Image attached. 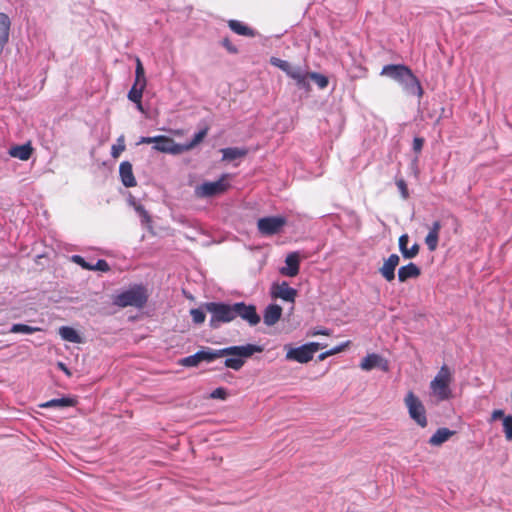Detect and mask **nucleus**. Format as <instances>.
<instances>
[{"mask_svg": "<svg viewBox=\"0 0 512 512\" xmlns=\"http://www.w3.org/2000/svg\"><path fill=\"white\" fill-rule=\"evenodd\" d=\"M503 430L508 441L512 440V415H507L503 421Z\"/></svg>", "mask_w": 512, "mask_h": 512, "instance_id": "obj_36", "label": "nucleus"}, {"mask_svg": "<svg viewBox=\"0 0 512 512\" xmlns=\"http://www.w3.org/2000/svg\"><path fill=\"white\" fill-rule=\"evenodd\" d=\"M205 311L206 310L203 308V306L201 308L191 309L190 314L195 324H202L205 321Z\"/></svg>", "mask_w": 512, "mask_h": 512, "instance_id": "obj_34", "label": "nucleus"}, {"mask_svg": "<svg viewBox=\"0 0 512 512\" xmlns=\"http://www.w3.org/2000/svg\"><path fill=\"white\" fill-rule=\"evenodd\" d=\"M309 73L301 66H294L287 76L292 78L299 89L310 91Z\"/></svg>", "mask_w": 512, "mask_h": 512, "instance_id": "obj_14", "label": "nucleus"}, {"mask_svg": "<svg viewBox=\"0 0 512 512\" xmlns=\"http://www.w3.org/2000/svg\"><path fill=\"white\" fill-rule=\"evenodd\" d=\"M228 26L234 33L241 36L254 37L256 34L252 28L238 20H229Z\"/></svg>", "mask_w": 512, "mask_h": 512, "instance_id": "obj_24", "label": "nucleus"}, {"mask_svg": "<svg viewBox=\"0 0 512 512\" xmlns=\"http://www.w3.org/2000/svg\"><path fill=\"white\" fill-rule=\"evenodd\" d=\"M451 381V372L446 365H443L430 383V389L438 401H445L452 397Z\"/></svg>", "mask_w": 512, "mask_h": 512, "instance_id": "obj_5", "label": "nucleus"}, {"mask_svg": "<svg viewBox=\"0 0 512 512\" xmlns=\"http://www.w3.org/2000/svg\"><path fill=\"white\" fill-rule=\"evenodd\" d=\"M420 274V268L416 264L410 262L399 268L398 280L399 282H406L408 279L417 278Z\"/></svg>", "mask_w": 512, "mask_h": 512, "instance_id": "obj_21", "label": "nucleus"}, {"mask_svg": "<svg viewBox=\"0 0 512 512\" xmlns=\"http://www.w3.org/2000/svg\"><path fill=\"white\" fill-rule=\"evenodd\" d=\"M153 140H156L155 145L153 146V149H155L156 151L170 153L173 155L182 153L181 144L176 143L170 137L158 135L154 136Z\"/></svg>", "mask_w": 512, "mask_h": 512, "instance_id": "obj_10", "label": "nucleus"}, {"mask_svg": "<svg viewBox=\"0 0 512 512\" xmlns=\"http://www.w3.org/2000/svg\"><path fill=\"white\" fill-rule=\"evenodd\" d=\"M380 368L383 371L388 370V362L382 356L372 353L364 357L360 363V368L365 371H370L374 368Z\"/></svg>", "mask_w": 512, "mask_h": 512, "instance_id": "obj_12", "label": "nucleus"}, {"mask_svg": "<svg viewBox=\"0 0 512 512\" xmlns=\"http://www.w3.org/2000/svg\"><path fill=\"white\" fill-rule=\"evenodd\" d=\"M156 140H153V137H142L141 140L139 141V143H146V144H150V143H154L155 144Z\"/></svg>", "mask_w": 512, "mask_h": 512, "instance_id": "obj_50", "label": "nucleus"}, {"mask_svg": "<svg viewBox=\"0 0 512 512\" xmlns=\"http://www.w3.org/2000/svg\"><path fill=\"white\" fill-rule=\"evenodd\" d=\"M342 348H343V346H338V347H335V348H333V349L329 350L328 352H331V355H334V354H336V353L341 352V351H342Z\"/></svg>", "mask_w": 512, "mask_h": 512, "instance_id": "obj_52", "label": "nucleus"}, {"mask_svg": "<svg viewBox=\"0 0 512 512\" xmlns=\"http://www.w3.org/2000/svg\"><path fill=\"white\" fill-rule=\"evenodd\" d=\"M223 161H233L242 158L247 154V150L238 147H228L221 150Z\"/></svg>", "mask_w": 512, "mask_h": 512, "instance_id": "obj_27", "label": "nucleus"}, {"mask_svg": "<svg viewBox=\"0 0 512 512\" xmlns=\"http://www.w3.org/2000/svg\"><path fill=\"white\" fill-rule=\"evenodd\" d=\"M39 327H32L27 324L16 323L13 324L10 328L11 333H21V334H33L37 331H40Z\"/></svg>", "mask_w": 512, "mask_h": 512, "instance_id": "obj_30", "label": "nucleus"}, {"mask_svg": "<svg viewBox=\"0 0 512 512\" xmlns=\"http://www.w3.org/2000/svg\"><path fill=\"white\" fill-rule=\"evenodd\" d=\"M148 301V292L146 287L143 285L135 284L129 287L127 290L120 292L119 294L113 296L112 303L113 305L125 308V307H135L138 309L143 308Z\"/></svg>", "mask_w": 512, "mask_h": 512, "instance_id": "obj_3", "label": "nucleus"}, {"mask_svg": "<svg viewBox=\"0 0 512 512\" xmlns=\"http://www.w3.org/2000/svg\"><path fill=\"white\" fill-rule=\"evenodd\" d=\"M262 351V346L250 343L239 346H228L221 349L202 347L193 355L179 359L178 364L183 367H197L202 362L212 363L216 359L225 357L223 362L224 366L239 371L244 366L246 359Z\"/></svg>", "mask_w": 512, "mask_h": 512, "instance_id": "obj_1", "label": "nucleus"}, {"mask_svg": "<svg viewBox=\"0 0 512 512\" xmlns=\"http://www.w3.org/2000/svg\"><path fill=\"white\" fill-rule=\"evenodd\" d=\"M286 222L287 220L283 216L263 217L258 220L257 227L262 235L272 236L280 233Z\"/></svg>", "mask_w": 512, "mask_h": 512, "instance_id": "obj_7", "label": "nucleus"}, {"mask_svg": "<svg viewBox=\"0 0 512 512\" xmlns=\"http://www.w3.org/2000/svg\"><path fill=\"white\" fill-rule=\"evenodd\" d=\"M228 397V391L226 388L218 387L210 393L211 399L226 400Z\"/></svg>", "mask_w": 512, "mask_h": 512, "instance_id": "obj_38", "label": "nucleus"}, {"mask_svg": "<svg viewBox=\"0 0 512 512\" xmlns=\"http://www.w3.org/2000/svg\"><path fill=\"white\" fill-rule=\"evenodd\" d=\"M330 355H331V352H328V351L323 352V353H321V354L318 356V360H319V361H323L324 359H326V358H327L328 356H330Z\"/></svg>", "mask_w": 512, "mask_h": 512, "instance_id": "obj_51", "label": "nucleus"}, {"mask_svg": "<svg viewBox=\"0 0 512 512\" xmlns=\"http://www.w3.org/2000/svg\"><path fill=\"white\" fill-rule=\"evenodd\" d=\"M440 229H441L440 221H434L428 233L439 235Z\"/></svg>", "mask_w": 512, "mask_h": 512, "instance_id": "obj_47", "label": "nucleus"}, {"mask_svg": "<svg viewBox=\"0 0 512 512\" xmlns=\"http://www.w3.org/2000/svg\"><path fill=\"white\" fill-rule=\"evenodd\" d=\"M423 145H424V139L422 137H415L413 139L412 148L415 153H420L423 148Z\"/></svg>", "mask_w": 512, "mask_h": 512, "instance_id": "obj_43", "label": "nucleus"}, {"mask_svg": "<svg viewBox=\"0 0 512 512\" xmlns=\"http://www.w3.org/2000/svg\"><path fill=\"white\" fill-rule=\"evenodd\" d=\"M309 79L313 80L320 89H325L329 84L328 77L317 72H310Z\"/></svg>", "mask_w": 512, "mask_h": 512, "instance_id": "obj_31", "label": "nucleus"}, {"mask_svg": "<svg viewBox=\"0 0 512 512\" xmlns=\"http://www.w3.org/2000/svg\"><path fill=\"white\" fill-rule=\"evenodd\" d=\"M11 20L6 13L0 12V55L9 41Z\"/></svg>", "mask_w": 512, "mask_h": 512, "instance_id": "obj_18", "label": "nucleus"}, {"mask_svg": "<svg viewBox=\"0 0 512 512\" xmlns=\"http://www.w3.org/2000/svg\"><path fill=\"white\" fill-rule=\"evenodd\" d=\"M271 294L275 298H280L288 302H294L297 295V290L290 287L287 282L283 281L281 284H273Z\"/></svg>", "mask_w": 512, "mask_h": 512, "instance_id": "obj_11", "label": "nucleus"}, {"mask_svg": "<svg viewBox=\"0 0 512 512\" xmlns=\"http://www.w3.org/2000/svg\"><path fill=\"white\" fill-rule=\"evenodd\" d=\"M396 185L401 193L402 198L407 199L409 197V192L406 182L403 179H398L396 181Z\"/></svg>", "mask_w": 512, "mask_h": 512, "instance_id": "obj_41", "label": "nucleus"}, {"mask_svg": "<svg viewBox=\"0 0 512 512\" xmlns=\"http://www.w3.org/2000/svg\"><path fill=\"white\" fill-rule=\"evenodd\" d=\"M408 413L420 427L425 428L428 424L426 410L420 399L412 392H408L404 399Z\"/></svg>", "mask_w": 512, "mask_h": 512, "instance_id": "obj_6", "label": "nucleus"}, {"mask_svg": "<svg viewBox=\"0 0 512 512\" xmlns=\"http://www.w3.org/2000/svg\"><path fill=\"white\" fill-rule=\"evenodd\" d=\"M282 316V308L277 304H269L263 314L264 323L267 326L275 325Z\"/></svg>", "mask_w": 512, "mask_h": 512, "instance_id": "obj_19", "label": "nucleus"}, {"mask_svg": "<svg viewBox=\"0 0 512 512\" xmlns=\"http://www.w3.org/2000/svg\"><path fill=\"white\" fill-rule=\"evenodd\" d=\"M409 242V236L407 234H403L399 237V250L402 254V256L405 259H412L414 258L418 252H419V244L415 243L410 247V249H407V245Z\"/></svg>", "mask_w": 512, "mask_h": 512, "instance_id": "obj_20", "label": "nucleus"}, {"mask_svg": "<svg viewBox=\"0 0 512 512\" xmlns=\"http://www.w3.org/2000/svg\"><path fill=\"white\" fill-rule=\"evenodd\" d=\"M286 267L280 269L284 276L295 277L299 273L300 256L298 252H291L285 259Z\"/></svg>", "mask_w": 512, "mask_h": 512, "instance_id": "obj_15", "label": "nucleus"}, {"mask_svg": "<svg viewBox=\"0 0 512 512\" xmlns=\"http://www.w3.org/2000/svg\"><path fill=\"white\" fill-rule=\"evenodd\" d=\"M312 358L313 356L306 344L296 348H290L286 353V359L293 360L298 363H307L312 360Z\"/></svg>", "mask_w": 512, "mask_h": 512, "instance_id": "obj_16", "label": "nucleus"}, {"mask_svg": "<svg viewBox=\"0 0 512 512\" xmlns=\"http://www.w3.org/2000/svg\"><path fill=\"white\" fill-rule=\"evenodd\" d=\"M134 84L136 86H142V88L146 87L147 81L145 77V70L142 65V62L139 58H136V69H135V81Z\"/></svg>", "mask_w": 512, "mask_h": 512, "instance_id": "obj_29", "label": "nucleus"}, {"mask_svg": "<svg viewBox=\"0 0 512 512\" xmlns=\"http://www.w3.org/2000/svg\"><path fill=\"white\" fill-rule=\"evenodd\" d=\"M90 270L107 272V271L110 270V266H109V264L107 263L106 260L98 259L97 262L94 265L91 264V269Z\"/></svg>", "mask_w": 512, "mask_h": 512, "instance_id": "obj_40", "label": "nucleus"}, {"mask_svg": "<svg viewBox=\"0 0 512 512\" xmlns=\"http://www.w3.org/2000/svg\"><path fill=\"white\" fill-rule=\"evenodd\" d=\"M505 417L506 415L502 409H496L492 412L490 421L492 422L498 419H502L504 421Z\"/></svg>", "mask_w": 512, "mask_h": 512, "instance_id": "obj_45", "label": "nucleus"}, {"mask_svg": "<svg viewBox=\"0 0 512 512\" xmlns=\"http://www.w3.org/2000/svg\"><path fill=\"white\" fill-rule=\"evenodd\" d=\"M77 404V400L72 397H61V398H55L51 399L43 404L40 405L42 408H66V407H73Z\"/></svg>", "mask_w": 512, "mask_h": 512, "instance_id": "obj_22", "label": "nucleus"}, {"mask_svg": "<svg viewBox=\"0 0 512 512\" xmlns=\"http://www.w3.org/2000/svg\"><path fill=\"white\" fill-rule=\"evenodd\" d=\"M207 133H208V128L205 127L203 129L199 130L197 133H195L193 138L190 141H188L184 144H181L182 153L192 150L194 147H196L199 143H201L203 141V139L206 137Z\"/></svg>", "mask_w": 512, "mask_h": 512, "instance_id": "obj_28", "label": "nucleus"}, {"mask_svg": "<svg viewBox=\"0 0 512 512\" xmlns=\"http://www.w3.org/2000/svg\"><path fill=\"white\" fill-rule=\"evenodd\" d=\"M235 319L240 317L246 321L250 326H256L260 323L261 318L257 313L256 306L253 304H246L245 302L233 303Z\"/></svg>", "mask_w": 512, "mask_h": 512, "instance_id": "obj_8", "label": "nucleus"}, {"mask_svg": "<svg viewBox=\"0 0 512 512\" xmlns=\"http://www.w3.org/2000/svg\"><path fill=\"white\" fill-rule=\"evenodd\" d=\"M203 308L211 315L209 326L212 329H218L222 324L232 322L235 319L233 304L206 302L203 304Z\"/></svg>", "mask_w": 512, "mask_h": 512, "instance_id": "obj_4", "label": "nucleus"}, {"mask_svg": "<svg viewBox=\"0 0 512 512\" xmlns=\"http://www.w3.org/2000/svg\"><path fill=\"white\" fill-rule=\"evenodd\" d=\"M229 184L225 182V176L215 182H204L196 188L199 197H212L222 194L227 190Z\"/></svg>", "mask_w": 512, "mask_h": 512, "instance_id": "obj_9", "label": "nucleus"}, {"mask_svg": "<svg viewBox=\"0 0 512 512\" xmlns=\"http://www.w3.org/2000/svg\"><path fill=\"white\" fill-rule=\"evenodd\" d=\"M125 150L124 136H120L117 139V144H114L111 148V156L118 158L119 155Z\"/></svg>", "mask_w": 512, "mask_h": 512, "instance_id": "obj_35", "label": "nucleus"}, {"mask_svg": "<svg viewBox=\"0 0 512 512\" xmlns=\"http://www.w3.org/2000/svg\"><path fill=\"white\" fill-rule=\"evenodd\" d=\"M134 103L137 104V109L139 111H143V107H142V102L141 101L140 102H134Z\"/></svg>", "mask_w": 512, "mask_h": 512, "instance_id": "obj_53", "label": "nucleus"}, {"mask_svg": "<svg viewBox=\"0 0 512 512\" xmlns=\"http://www.w3.org/2000/svg\"><path fill=\"white\" fill-rule=\"evenodd\" d=\"M455 432L448 428H439L430 437L429 444L432 446H439L446 442Z\"/></svg>", "mask_w": 512, "mask_h": 512, "instance_id": "obj_23", "label": "nucleus"}, {"mask_svg": "<svg viewBox=\"0 0 512 512\" xmlns=\"http://www.w3.org/2000/svg\"><path fill=\"white\" fill-rule=\"evenodd\" d=\"M222 45L230 52V53H237L238 49L231 43V41L228 38H224L222 40Z\"/></svg>", "mask_w": 512, "mask_h": 512, "instance_id": "obj_44", "label": "nucleus"}, {"mask_svg": "<svg viewBox=\"0 0 512 512\" xmlns=\"http://www.w3.org/2000/svg\"><path fill=\"white\" fill-rule=\"evenodd\" d=\"M32 151L33 149L31 145L27 143L12 147L9 151V154L14 158L26 161L31 157Z\"/></svg>", "mask_w": 512, "mask_h": 512, "instance_id": "obj_25", "label": "nucleus"}, {"mask_svg": "<svg viewBox=\"0 0 512 512\" xmlns=\"http://www.w3.org/2000/svg\"><path fill=\"white\" fill-rule=\"evenodd\" d=\"M71 260H72V262L80 265L82 268H84L86 270L91 269V264L86 262L85 259L80 255H72Z\"/></svg>", "mask_w": 512, "mask_h": 512, "instance_id": "obj_42", "label": "nucleus"}, {"mask_svg": "<svg viewBox=\"0 0 512 512\" xmlns=\"http://www.w3.org/2000/svg\"><path fill=\"white\" fill-rule=\"evenodd\" d=\"M144 89L145 88H142V86H136L133 84L128 92V99L132 102H140V100H142Z\"/></svg>", "mask_w": 512, "mask_h": 512, "instance_id": "obj_33", "label": "nucleus"}, {"mask_svg": "<svg viewBox=\"0 0 512 512\" xmlns=\"http://www.w3.org/2000/svg\"><path fill=\"white\" fill-rule=\"evenodd\" d=\"M119 176L122 184L127 187H135L137 181L133 174L132 164L129 161H123L119 166Z\"/></svg>", "mask_w": 512, "mask_h": 512, "instance_id": "obj_17", "label": "nucleus"}, {"mask_svg": "<svg viewBox=\"0 0 512 512\" xmlns=\"http://www.w3.org/2000/svg\"><path fill=\"white\" fill-rule=\"evenodd\" d=\"M311 355L313 356L318 350L323 348V346L318 342H310L306 343Z\"/></svg>", "mask_w": 512, "mask_h": 512, "instance_id": "obj_46", "label": "nucleus"}, {"mask_svg": "<svg viewBox=\"0 0 512 512\" xmlns=\"http://www.w3.org/2000/svg\"><path fill=\"white\" fill-rule=\"evenodd\" d=\"M134 208H135V211L140 216L142 223H149L150 222V215L147 212V210L144 208L143 205L137 204V205L134 206Z\"/></svg>", "mask_w": 512, "mask_h": 512, "instance_id": "obj_39", "label": "nucleus"}, {"mask_svg": "<svg viewBox=\"0 0 512 512\" xmlns=\"http://www.w3.org/2000/svg\"><path fill=\"white\" fill-rule=\"evenodd\" d=\"M439 235L428 233L425 237V243L430 251H434L437 248Z\"/></svg>", "mask_w": 512, "mask_h": 512, "instance_id": "obj_37", "label": "nucleus"}, {"mask_svg": "<svg viewBox=\"0 0 512 512\" xmlns=\"http://www.w3.org/2000/svg\"><path fill=\"white\" fill-rule=\"evenodd\" d=\"M400 257L397 254H391L379 268V273L387 281L391 282L395 279V269L398 266Z\"/></svg>", "mask_w": 512, "mask_h": 512, "instance_id": "obj_13", "label": "nucleus"}, {"mask_svg": "<svg viewBox=\"0 0 512 512\" xmlns=\"http://www.w3.org/2000/svg\"><path fill=\"white\" fill-rule=\"evenodd\" d=\"M380 75L386 76L399 83L409 95H423V88L420 81L412 70L404 64H388L383 66Z\"/></svg>", "mask_w": 512, "mask_h": 512, "instance_id": "obj_2", "label": "nucleus"}, {"mask_svg": "<svg viewBox=\"0 0 512 512\" xmlns=\"http://www.w3.org/2000/svg\"><path fill=\"white\" fill-rule=\"evenodd\" d=\"M58 368L60 370H62L66 375L70 376L71 375V372L69 371V369L67 368V366L62 363V362H58L57 364Z\"/></svg>", "mask_w": 512, "mask_h": 512, "instance_id": "obj_48", "label": "nucleus"}, {"mask_svg": "<svg viewBox=\"0 0 512 512\" xmlns=\"http://www.w3.org/2000/svg\"><path fill=\"white\" fill-rule=\"evenodd\" d=\"M312 335H330V331L328 329H319V330H315Z\"/></svg>", "mask_w": 512, "mask_h": 512, "instance_id": "obj_49", "label": "nucleus"}, {"mask_svg": "<svg viewBox=\"0 0 512 512\" xmlns=\"http://www.w3.org/2000/svg\"><path fill=\"white\" fill-rule=\"evenodd\" d=\"M59 335L65 341L79 344L82 342V338L79 333L72 327L62 326L59 328Z\"/></svg>", "mask_w": 512, "mask_h": 512, "instance_id": "obj_26", "label": "nucleus"}, {"mask_svg": "<svg viewBox=\"0 0 512 512\" xmlns=\"http://www.w3.org/2000/svg\"><path fill=\"white\" fill-rule=\"evenodd\" d=\"M270 63L271 65L281 69L283 72H285L287 75L288 73L292 70V68L294 67L292 64H290L288 61L286 60H282L280 58H277V57H272L270 59Z\"/></svg>", "mask_w": 512, "mask_h": 512, "instance_id": "obj_32", "label": "nucleus"}]
</instances>
